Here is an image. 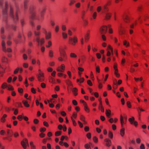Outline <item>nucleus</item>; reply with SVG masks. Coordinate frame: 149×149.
Returning a JSON list of instances; mask_svg holds the SVG:
<instances>
[{
	"instance_id": "obj_38",
	"label": "nucleus",
	"mask_w": 149,
	"mask_h": 149,
	"mask_svg": "<svg viewBox=\"0 0 149 149\" xmlns=\"http://www.w3.org/2000/svg\"><path fill=\"white\" fill-rule=\"evenodd\" d=\"M8 90H9L13 91L14 90L13 88L10 85H8Z\"/></svg>"
},
{
	"instance_id": "obj_30",
	"label": "nucleus",
	"mask_w": 149,
	"mask_h": 149,
	"mask_svg": "<svg viewBox=\"0 0 149 149\" xmlns=\"http://www.w3.org/2000/svg\"><path fill=\"white\" fill-rule=\"evenodd\" d=\"M70 56L71 58H76L77 57V55L73 53H71L70 54Z\"/></svg>"
},
{
	"instance_id": "obj_9",
	"label": "nucleus",
	"mask_w": 149,
	"mask_h": 149,
	"mask_svg": "<svg viewBox=\"0 0 149 149\" xmlns=\"http://www.w3.org/2000/svg\"><path fill=\"white\" fill-rule=\"evenodd\" d=\"M30 14V15L29 16V18L31 20L36 19V18L37 17L36 16V12H29Z\"/></svg>"
},
{
	"instance_id": "obj_2",
	"label": "nucleus",
	"mask_w": 149,
	"mask_h": 149,
	"mask_svg": "<svg viewBox=\"0 0 149 149\" xmlns=\"http://www.w3.org/2000/svg\"><path fill=\"white\" fill-rule=\"evenodd\" d=\"M8 7V2L6 1L5 2V7L2 9V14L3 16V20L4 21L6 22L7 18V10Z\"/></svg>"
},
{
	"instance_id": "obj_29",
	"label": "nucleus",
	"mask_w": 149,
	"mask_h": 149,
	"mask_svg": "<svg viewBox=\"0 0 149 149\" xmlns=\"http://www.w3.org/2000/svg\"><path fill=\"white\" fill-rule=\"evenodd\" d=\"M93 140L94 142L95 143H97L98 141V139L97 138L96 136H94L93 138Z\"/></svg>"
},
{
	"instance_id": "obj_56",
	"label": "nucleus",
	"mask_w": 149,
	"mask_h": 149,
	"mask_svg": "<svg viewBox=\"0 0 149 149\" xmlns=\"http://www.w3.org/2000/svg\"><path fill=\"white\" fill-rule=\"evenodd\" d=\"M140 149H145V147L144 145L142 143L140 147Z\"/></svg>"
},
{
	"instance_id": "obj_33",
	"label": "nucleus",
	"mask_w": 149,
	"mask_h": 149,
	"mask_svg": "<svg viewBox=\"0 0 149 149\" xmlns=\"http://www.w3.org/2000/svg\"><path fill=\"white\" fill-rule=\"evenodd\" d=\"M61 131H57L55 132V135L56 136H58L60 135L61 134Z\"/></svg>"
},
{
	"instance_id": "obj_10",
	"label": "nucleus",
	"mask_w": 149,
	"mask_h": 149,
	"mask_svg": "<svg viewBox=\"0 0 149 149\" xmlns=\"http://www.w3.org/2000/svg\"><path fill=\"white\" fill-rule=\"evenodd\" d=\"M120 121L121 124V126L122 127H123V123H125L127 120V117H126L124 118V120H123V116L121 115L120 116Z\"/></svg>"
},
{
	"instance_id": "obj_22",
	"label": "nucleus",
	"mask_w": 149,
	"mask_h": 149,
	"mask_svg": "<svg viewBox=\"0 0 149 149\" xmlns=\"http://www.w3.org/2000/svg\"><path fill=\"white\" fill-rule=\"evenodd\" d=\"M22 102L25 107H29V105L28 103V102L27 101L23 100Z\"/></svg>"
},
{
	"instance_id": "obj_52",
	"label": "nucleus",
	"mask_w": 149,
	"mask_h": 149,
	"mask_svg": "<svg viewBox=\"0 0 149 149\" xmlns=\"http://www.w3.org/2000/svg\"><path fill=\"white\" fill-rule=\"evenodd\" d=\"M44 42L45 41L44 38H42L40 39V42L41 45L44 43Z\"/></svg>"
},
{
	"instance_id": "obj_39",
	"label": "nucleus",
	"mask_w": 149,
	"mask_h": 149,
	"mask_svg": "<svg viewBox=\"0 0 149 149\" xmlns=\"http://www.w3.org/2000/svg\"><path fill=\"white\" fill-rule=\"evenodd\" d=\"M53 53L52 50H50L49 52V56L50 57H52L53 56Z\"/></svg>"
},
{
	"instance_id": "obj_50",
	"label": "nucleus",
	"mask_w": 149,
	"mask_h": 149,
	"mask_svg": "<svg viewBox=\"0 0 149 149\" xmlns=\"http://www.w3.org/2000/svg\"><path fill=\"white\" fill-rule=\"evenodd\" d=\"M84 24V26H87L88 24V21L85 19H84L83 20Z\"/></svg>"
},
{
	"instance_id": "obj_5",
	"label": "nucleus",
	"mask_w": 149,
	"mask_h": 149,
	"mask_svg": "<svg viewBox=\"0 0 149 149\" xmlns=\"http://www.w3.org/2000/svg\"><path fill=\"white\" fill-rule=\"evenodd\" d=\"M123 19V21L126 23H129L130 22V18L129 17L127 14H124L122 16Z\"/></svg>"
},
{
	"instance_id": "obj_17",
	"label": "nucleus",
	"mask_w": 149,
	"mask_h": 149,
	"mask_svg": "<svg viewBox=\"0 0 149 149\" xmlns=\"http://www.w3.org/2000/svg\"><path fill=\"white\" fill-rule=\"evenodd\" d=\"M105 113L107 116L108 117H109L111 113V110L110 109H106Z\"/></svg>"
},
{
	"instance_id": "obj_42",
	"label": "nucleus",
	"mask_w": 149,
	"mask_h": 149,
	"mask_svg": "<svg viewBox=\"0 0 149 149\" xmlns=\"http://www.w3.org/2000/svg\"><path fill=\"white\" fill-rule=\"evenodd\" d=\"M70 2L69 3V6H71L72 4H74L75 2V1L74 0H71L70 1Z\"/></svg>"
},
{
	"instance_id": "obj_46",
	"label": "nucleus",
	"mask_w": 149,
	"mask_h": 149,
	"mask_svg": "<svg viewBox=\"0 0 149 149\" xmlns=\"http://www.w3.org/2000/svg\"><path fill=\"white\" fill-rule=\"evenodd\" d=\"M72 103L74 105L76 106L77 104V102L75 100H73L72 101Z\"/></svg>"
},
{
	"instance_id": "obj_14",
	"label": "nucleus",
	"mask_w": 149,
	"mask_h": 149,
	"mask_svg": "<svg viewBox=\"0 0 149 149\" xmlns=\"http://www.w3.org/2000/svg\"><path fill=\"white\" fill-rule=\"evenodd\" d=\"M45 38L46 39H48L51 38V34L50 32H48L45 34Z\"/></svg>"
},
{
	"instance_id": "obj_57",
	"label": "nucleus",
	"mask_w": 149,
	"mask_h": 149,
	"mask_svg": "<svg viewBox=\"0 0 149 149\" xmlns=\"http://www.w3.org/2000/svg\"><path fill=\"white\" fill-rule=\"evenodd\" d=\"M23 66L25 68H27L28 66V64L27 63H24L23 64Z\"/></svg>"
},
{
	"instance_id": "obj_1",
	"label": "nucleus",
	"mask_w": 149,
	"mask_h": 149,
	"mask_svg": "<svg viewBox=\"0 0 149 149\" xmlns=\"http://www.w3.org/2000/svg\"><path fill=\"white\" fill-rule=\"evenodd\" d=\"M16 12L15 15L13 14V9L11 6H10L9 14L10 16L13 19L14 21L15 22L18 20V13L19 11L18 5L15 4Z\"/></svg>"
},
{
	"instance_id": "obj_49",
	"label": "nucleus",
	"mask_w": 149,
	"mask_h": 149,
	"mask_svg": "<svg viewBox=\"0 0 149 149\" xmlns=\"http://www.w3.org/2000/svg\"><path fill=\"white\" fill-rule=\"evenodd\" d=\"M37 76H39L42 77H44V74L43 73L41 72H39V75H37Z\"/></svg>"
},
{
	"instance_id": "obj_20",
	"label": "nucleus",
	"mask_w": 149,
	"mask_h": 149,
	"mask_svg": "<svg viewBox=\"0 0 149 149\" xmlns=\"http://www.w3.org/2000/svg\"><path fill=\"white\" fill-rule=\"evenodd\" d=\"M111 14L110 13H108L106 14L105 19L106 20H108L111 17Z\"/></svg>"
},
{
	"instance_id": "obj_19",
	"label": "nucleus",
	"mask_w": 149,
	"mask_h": 149,
	"mask_svg": "<svg viewBox=\"0 0 149 149\" xmlns=\"http://www.w3.org/2000/svg\"><path fill=\"white\" fill-rule=\"evenodd\" d=\"M7 133L8 135L10 137H11L13 135V131L10 130H7Z\"/></svg>"
},
{
	"instance_id": "obj_21",
	"label": "nucleus",
	"mask_w": 149,
	"mask_h": 149,
	"mask_svg": "<svg viewBox=\"0 0 149 149\" xmlns=\"http://www.w3.org/2000/svg\"><path fill=\"white\" fill-rule=\"evenodd\" d=\"M120 134L122 136H123L125 134V129L122 128L120 130Z\"/></svg>"
},
{
	"instance_id": "obj_12",
	"label": "nucleus",
	"mask_w": 149,
	"mask_h": 149,
	"mask_svg": "<svg viewBox=\"0 0 149 149\" xmlns=\"http://www.w3.org/2000/svg\"><path fill=\"white\" fill-rule=\"evenodd\" d=\"M44 15L42 13H40V15L39 17H37L36 18V19L38 20H42L44 19Z\"/></svg>"
},
{
	"instance_id": "obj_59",
	"label": "nucleus",
	"mask_w": 149,
	"mask_h": 149,
	"mask_svg": "<svg viewBox=\"0 0 149 149\" xmlns=\"http://www.w3.org/2000/svg\"><path fill=\"white\" fill-rule=\"evenodd\" d=\"M43 125L45 126L46 127H48L49 126V124L48 123L45 121L43 122Z\"/></svg>"
},
{
	"instance_id": "obj_28",
	"label": "nucleus",
	"mask_w": 149,
	"mask_h": 149,
	"mask_svg": "<svg viewBox=\"0 0 149 149\" xmlns=\"http://www.w3.org/2000/svg\"><path fill=\"white\" fill-rule=\"evenodd\" d=\"M109 137L111 139H112L113 138V134L112 132L111 131H109L108 132Z\"/></svg>"
},
{
	"instance_id": "obj_58",
	"label": "nucleus",
	"mask_w": 149,
	"mask_h": 149,
	"mask_svg": "<svg viewBox=\"0 0 149 149\" xmlns=\"http://www.w3.org/2000/svg\"><path fill=\"white\" fill-rule=\"evenodd\" d=\"M18 92L20 93H22L23 92V90L22 88H18Z\"/></svg>"
},
{
	"instance_id": "obj_48",
	"label": "nucleus",
	"mask_w": 149,
	"mask_h": 149,
	"mask_svg": "<svg viewBox=\"0 0 149 149\" xmlns=\"http://www.w3.org/2000/svg\"><path fill=\"white\" fill-rule=\"evenodd\" d=\"M87 83L90 86H91L92 85V83L90 80H88L87 81Z\"/></svg>"
},
{
	"instance_id": "obj_3",
	"label": "nucleus",
	"mask_w": 149,
	"mask_h": 149,
	"mask_svg": "<svg viewBox=\"0 0 149 149\" xmlns=\"http://www.w3.org/2000/svg\"><path fill=\"white\" fill-rule=\"evenodd\" d=\"M77 42V39L76 36H74L73 38L70 37L69 38V43L72 45H74Z\"/></svg>"
},
{
	"instance_id": "obj_11",
	"label": "nucleus",
	"mask_w": 149,
	"mask_h": 149,
	"mask_svg": "<svg viewBox=\"0 0 149 149\" xmlns=\"http://www.w3.org/2000/svg\"><path fill=\"white\" fill-rule=\"evenodd\" d=\"M60 55L61 57L63 58L64 59L66 58V56L65 52L63 49L60 51Z\"/></svg>"
},
{
	"instance_id": "obj_35",
	"label": "nucleus",
	"mask_w": 149,
	"mask_h": 149,
	"mask_svg": "<svg viewBox=\"0 0 149 149\" xmlns=\"http://www.w3.org/2000/svg\"><path fill=\"white\" fill-rule=\"evenodd\" d=\"M8 87L7 84L6 83H3L1 86V87L3 88H5Z\"/></svg>"
},
{
	"instance_id": "obj_34",
	"label": "nucleus",
	"mask_w": 149,
	"mask_h": 149,
	"mask_svg": "<svg viewBox=\"0 0 149 149\" xmlns=\"http://www.w3.org/2000/svg\"><path fill=\"white\" fill-rule=\"evenodd\" d=\"M43 78V77H40L37 76V78L38 81L40 82H42L44 81Z\"/></svg>"
},
{
	"instance_id": "obj_6",
	"label": "nucleus",
	"mask_w": 149,
	"mask_h": 149,
	"mask_svg": "<svg viewBox=\"0 0 149 149\" xmlns=\"http://www.w3.org/2000/svg\"><path fill=\"white\" fill-rule=\"evenodd\" d=\"M107 27L106 26L104 25L102 26L100 29V32L101 34H104L107 32Z\"/></svg>"
},
{
	"instance_id": "obj_18",
	"label": "nucleus",
	"mask_w": 149,
	"mask_h": 149,
	"mask_svg": "<svg viewBox=\"0 0 149 149\" xmlns=\"http://www.w3.org/2000/svg\"><path fill=\"white\" fill-rule=\"evenodd\" d=\"M108 5L107 4H106L103 7V11L104 13H106L109 11V9L107 7Z\"/></svg>"
},
{
	"instance_id": "obj_37",
	"label": "nucleus",
	"mask_w": 149,
	"mask_h": 149,
	"mask_svg": "<svg viewBox=\"0 0 149 149\" xmlns=\"http://www.w3.org/2000/svg\"><path fill=\"white\" fill-rule=\"evenodd\" d=\"M127 107L129 108H130L131 107V104L130 102V101H127Z\"/></svg>"
},
{
	"instance_id": "obj_24",
	"label": "nucleus",
	"mask_w": 149,
	"mask_h": 149,
	"mask_svg": "<svg viewBox=\"0 0 149 149\" xmlns=\"http://www.w3.org/2000/svg\"><path fill=\"white\" fill-rule=\"evenodd\" d=\"M89 38V34L88 33L86 34L85 36V40L86 42H87Z\"/></svg>"
},
{
	"instance_id": "obj_40",
	"label": "nucleus",
	"mask_w": 149,
	"mask_h": 149,
	"mask_svg": "<svg viewBox=\"0 0 149 149\" xmlns=\"http://www.w3.org/2000/svg\"><path fill=\"white\" fill-rule=\"evenodd\" d=\"M62 34L63 38H64L65 39L67 38V34L66 33H64V32H63V33H62Z\"/></svg>"
},
{
	"instance_id": "obj_7",
	"label": "nucleus",
	"mask_w": 149,
	"mask_h": 149,
	"mask_svg": "<svg viewBox=\"0 0 149 149\" xmlns=\"http://www.w3.org/2000/svg\"><path fill=\"white\" fill-rule=\"evenodd\" d=\"M118 32L119 34H124L125 33V30L124 27L120 25V27L118 29Z\"/></svg>"
},
{
	"instance_id": "obj_45",
	"label": "nucleus",
	"mask_w": 149,
	"mask_h": 149,
	"mask_svg": "<svg viewBox=\"0 0 149 149\" xmlns=\"http://www.w3.org/2000/svg\"><path fill=\"white\" fill-rule=\"evenodd\" d=\"M84 109L87 112H89L90 111V110L88 108V106L85 107H84Z\"/></svg>"
},
{
	"instance_id": "obj_54",
	"label": "nucleus",
	"mask_w": 149,
	"mask_h": 149,
	"mask_svg": "<svg viewBox=\"0 0 149 149\" xmlns=\"http://www.w3.org/2000/svg\"><path fill=\"white\" fill-rule=\"evenodd\" d=\"M39 122L38 120L37 119H35L33 120V123L36 124H37Z\"/></svg>"
},
{
	"instance_id": "obj_27",
	"label": "nucleus",
	"mask_w": 149,
	"mask_h": 149,
	"mask_svg": "<svg viewBox=\"0 0 149 149\" xmlns=\"http://www.w3.org/2000/svg\"><path fill=\"white\" fill-rule=\"evenodd\" d=\"M14 41L16 44L20 43L21 42V39H19L17 38H15L14 40Z\"/></svg>"
},
{
	"instance_id": "obj_61",
	"label": "nucleus",
	"mask_w": 149,
	"mask_h": 149,
	"mask_svg": "<svg viewBox=\"0 0 149 149\" xmlns=\"http://www.w3.org/2000/svg\"><path fill=\"white\" fill-rule=\"evenodd\" d=\"M96 71L98 73L100 72V69L99 66H97L96 67Z\"/></svg>"
},
{
	"instance_id": "obj_51",
	"label": "nucleus",
	"mask_w": 149,
	"mask_h": 149,
	"mask_svg": "<svg viewBox=\"0 0 149 149\" xmlns=\"http://www.w3.org/2000/svg\"><path fill=\"white\" fill-rule=\"evenodd\" d=\"M46 129L45 127L41 128L40 129V131L41 132H43L45 131H46Z\"/></svg>"
},
{
	"instance_id": "obj_32",
	"label": "nucleus",
	"mask_w": 149,
	"mask_h": 149,
	"mask_svg": "<svg viewBox=\"0 0 149 149\" xmlns=\"http://www.w3.org/2000/svg\"><path fill=\"white\" fill-rule=\"evenodd\" d=\"M123 45L127 47L129 46V43H127L126 40H125L123 41Z\"/></svg>"
},
{
	"instance_id": "obj_26",
	"label": "nucleus",
	"mask_w": 149,
	"mask_h": 149,
	"mask_svg": "<svg viewBox=\"0 0 149 149\" xmlns=\"http://www.w3.org/2000/svg\"><path fill=\"white\" fill-rule=\"evenodd\" d=\"M2 61L3 62H8V59L5 57L3 56L1 58Z\"/></svg>"
},
{
	"instance_id": "obj_16",
	"label": "nucleus",
	"mask_w": 149,
	"mask_h": 149,
	"mask_svg": "<svg viewBox=\"0 0 149 149\" xmlns=\"http://www.w3.org/2000/svg\"><path fill=\"white\" fill-rule=\"evenodd\" d=\"M77 91L78 90L77 88H74L72 89V92L74 96H76L77 95Z\"/></svg>"
},
{
	"instance_id": "obj_25",
	"label": "nucleus",
	"mask_w": 149,
	"mask_h": 149,
	"mask_svg": "<svg viewBox=\"0 0 149 149\" xmlns=\"http://www.w3.org/2000/svg\"><path fill=\"white\" fill-rule=\"evenodd\" d=\"M30 145L31 146V149H36V146L33 144V141L30 142Z\"/></svg>"
},
{
	"instance_id": "obj_31",
	"label": "nucleus",
	"mask_w": 149,
	"mask_h": 149,
	"mask_svg": "<svg viewBox=\"0 0 149 149\" xmlns=\"http://www.w3.org/2000/svg\"><path fill=\"white\" fill-rule=\"evenodd\" d=\"M34 35L36 36H38L40 34V31H34Z\"/></svg>"
},
{
	"instance_id": "obj_62",
	"label": "nucleus",
	"mask_w": 149,
	"mask_h": 149,
	"mask_svg": "<svg viewBox=\"0 0 149 149\" xmlns=\"http://www.w3.org/2000/svg\"><path fill=\"white\" fill-rule=\"evenodd\" d=\"M41 87L43 88H45L46 87V84L44 83H42L41 84Z\"/></svg>"
},
{
	"instance_id": "obj_36",
	"label": "nucleus",
	"mask_w": 149,
	"mask_h": 149,
	"mask_svg": "<svg viewBox=\"0 0 149 149\" xmlns=\"http://www.w3.org/2000/svg\"><path fill=\"white\" fill-rule=\"evenodd\" d=\"M84 147L86 149H88L90 148V145L88 143H86L84 145Z\"/></svg>"
},
{
	"instance_id": "obj_63",
	"label": "nucleus",
	"mask_w": 149,
	"mask_h": 149,
	"mask_svg": "<svg viewBox=\"0 0 149 149\" xmlns=\"http://www.w3.org/2000/svg\"><path fill=\"white\" fill-rule=\"evenodd\" d=\"M19 68H17L14 71V74H17L18 72Z\"/></svg>"
},
{
	"instance_id": "obj_55",
	"label": "nucleus",
	"mask_w": 149,
	"mask_h": 149,
	"mask_svg": "<svg viewBox=\"0 0 149 149\" xmlns=\"http://www.w3.org/2000/svg\"><path fill=\"white\" fill-rule=\"evenodd\" d=\"M99 110H101V112H104V110L103 106H102V107H100V106H99Z\"/></svg>"
},
{
	"instance_id": "obj_15",
	"label": "nucleus",
	"mask_w": 149,
	"mask_h": 149,
	"mask_svg": "<svg viewBox=\"0 0 149 149\" xmlns=\"http://www.w3.org/2000/svg\"><path fill=\"white\" fill-rule=\"evenodd\" d=\"M35 7L33 5H31L29 8V12H36L34 11V10L35 9Z\"/></svg>"
},
{
	"instance_id": "obj_13",
	"label": "nucleus",
	"mask_w": 149,
	"mask_h": 149,
	"mask_svg": "<svg viewBox=\"0 0 149 149\" xmlns=\"http://www.w3.org/2000/svg\"><path fill=\"white\" fill-rule=\"evenodd\" d=\"M104 141H105L107 143H106V145L107 146H110L111 145V141L109 139H104Z\"/></svg>"
},
{
	"instance_id": "obj_53",
	"label": "nucleus",
	"mask_w": 149,
	"mask_h": 149,
	"mask_svg": "<svg viewBox=\"0 0 149 149\" xmlns=\"http://www.w3.org/2000/svg\"><path fill=\"white\" fill-rule=\"evenodd\" d=\"M22 26H23L25 24V22L23 19H21L20 20Z\"/></svg>"
},
{
	"instance_id": "obj_60",
	"label": "nucleus",
	"mask_w": 149,
	"mask_h": 149,
	"mask_svg": "<svg viewBox=\"0 0 149 149\" xmlns=\"http://www.w3.org/2000/svg\"><path fill=\"white\" fill-rule=\"evenodd\" d=\"M1 34H3L4 33V28L3 27H1Z\"/></svg>"
},
{
	"instance_id": "obj_44",
	"label": "nucleus",
	"mask_w": 149,
	"mask_h": 149,
	"mask_svg": "<svg viewBox=\"0 0 149 149\" xmlns=\"http://www.w3.org/2000/svg\"><path fill=\"white\" fill-rule=\"evenodd\" d=\"M86 136L88 139H90L91 138V134L90 133H88L86 134Z\"/></svg>"
},
{
	"instance_id": "obj_41",
	"label": "nucleus",
	"mask_w": 149,
	"mask_h": 149,
	"mask_svg": "<svg viewBox=\"0 0 149 149\" xmlns=\"http://www.w3.org/2000/svg\"><path fill=\"white\" fill-rule=\"evenodd\" d=\"M71 120L72 121V123L74 126H76L77 125V123L74 120L72 117H71Z\"/></svg>"
},
{
	"instance_id": "obj_47",
	"label": "nucleus",
	"mask_w": 149,
	"mask_h": 149,
	"mask_svg": "<svg viewBox=\"0 0 149 149\" xmlns=\"http://www.w3.org/2000/svg\"><path fill=\"white\" fill-rule=\"evenodd\" d=\"M17 118L19 121H21L22 119V116L21 115H19Z\"/></svg>"
},
{
	"instance_id": "obj_8",
	"label": "nucleus",
	"mask_w": 149,
	"mask_h": 149,
	"mask_svg": "<svg viewBox=\"0 0 149 149\" xmlns=\"http://www.w3.org/2000/svg\"><path fill=\"white\" fill-rule=\"evenodd\" d=\"M129 121L131 124H132L134 123V125L135 127L138 125V122L136 121H134V118L133 117L130 118L129 119Z\"/></svg>"
},
{
	"instance_id": "obj_43",
	"label": "nucleus",
	"mask_w": 149,
	"mask_h": 149,
	"mask_svg": "<svg viewBox=\"0 0 149 149\" xmlns=\"http://www.w3.org/2000/svg\"><path fill=\"white\" fill-rule=\"evenodd\" d=\"M48 45H47L46 46V47H49L51 46L52 45V43L51 41H49L48 42Z\"/></svg>"
},
{
	"instance_id": "obj_23",
	"label": "nucleus",
	"mask_w": 149,
	"mask_h": 149,
	"mask_svg": "<svg viewBox=\"0 0 149 149\" xmlns=\"http://www.w3.org/2000/svg\"><path fill=\"white\" fill-rule=\"evenodd\" d=\"M143 7L142 5H139L137 8V10L139 12H141L143 9Z\"/></svg>"
},
{
	"instance_id": "obj_64",
	"label": "nucleus",
	"mask_w": 149,
	"mask_h": 149,
	"mask_svg": "<svg viewBox=\"0 0 149 149\" xmlns=\"http://www.w3.org/2000/svg\"><path fill=\"white\" fill-rule=\"evenodd\" d=\"M30 25L32 26H35V24L31 20L30 21Z\"/></svg>"
},
{
	"instance_id": "obj_4",
	"label": "nucleus",
	"mask_w": 149,
	"mask_h": 149,
	"mask_svg": "<svg viewBox=\"0 0 149 149\" xmlns=\"http://www.w3.org/2000/svg\"><path fill=\"white\" fill-rule=\"evenodd\" d=\"M21 144L24 149H26V146H29L28 140L26 139H24L21 142Z\"/></svg>"
}]
</instances>
